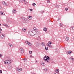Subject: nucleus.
Returning <instances> with one entry per match:
<instances>
[{
  "mask_svg": "<svg viewBox=\"0 0 74 74\" xmlns=\"http://www.w3.org/2000/svg\"><path fill=\"white\" fill-rule=\"evenodd\" d=\"M3 25H4V26H6L7 24H3Z\"/></svg>",
  "mask_w": 74,
  "mask_h": 74,
  "instance_id": "obj_44",
  "label": "nucleus"
},
{
  "mask_svg": "<svg viewBox=\"0 0 74 74\" xmlns=\"http://www.w3.org/2000/svg\"><path fill=\"white\" fill-rule=\"evenodd\" d=\"M2 55L1 54H0V57H1L2 56Z\"/></svg>",
  "mask_w": 74,
  "mask_h": 74,
  "instance_id": "obj_46",
  "label": "nucleus"
},
{
  "mask_svg": "<svg viewBox=\"0 0 74 74\" xmlns=\"http://www.w3.org/2000/svg\"><path fill=\"white\" fill-rule=\"evenodd\" d=\"M3 4L4 5H5V6H7L8 5V4L6 3L5 2H3Z\"/></svg>",
  "mask_w": 74,
  "mask_h": 74,
  "instance_id": "obj_6",
  "label": "nucleus"
},
{
  "mask_svg": "<svg viewBox=\"0 0 74 74\" xmlns=\"http://www.w3.org/2000/svg\"><path fill=\"white\" fill-rule=\"evenodd\" d=\"M28 19H30V20H31V19H32V16H29L28 17Z\"/></svg>",
  "mask_w": 74,
  "mask_h": 74,
  "instance_id": "obj_17",
  "label": "nucleus"
},
{
  "mask_svg": "<svg viewBox=\"0 0 74 74\" xmlns=\"http://www.w3.org/2000/svg\"><path fill=\"white\" fill-rule=\"evenodd\" d=\"M49 47V48H53V46L51 45H50Z\"/></svg>",
  "mask_w": 74,
  "mask_h": 74,
  "instance_id": "obj_19",
  "label": "nucleus"
},
{
  "mask_svg": "<svg viewBox=\"0 0 74 74\" xmlns=\"http://www.w3.org/2000/svg\"><path fill=\"white\" fill-rule=\"evenodd\" d=\"M36 63H37V60L36 61V62H35Z\"/></svg>",
  "mask_w": 74,
  "mask_h": 74,
  "instance_id": "obj_54",
  "label": "nucleus"
},
{
  "mask_svg": "<svg viewBox=\"0 0 74 74\" xmlns=\"http://www.w3.org/2000/svg\"><path fill=\"white\" fill-rule=\"evenodd\" d=\"M30 57H32V58H33V56H32V55H30Z\"/></svg>",
  "mask_w": 74,
  "mask_h": 74,
  "instance_id": "obj_48",
  "label": "nucleus"
},
{
  "mask_svg": "<svg viewBox=\"0 0 74 74\" xmlns=\"http://www.w3.org/2000/svg\"><path fill=\"white\" fill-rule=\"evenodd\" d=\"M0 30L1 31H2V29H1V28L0 27Z\"/></svg>",
  "mask_w": 74,
  "mask_h": 74,
  "instance_id": "obj_45",
  "label": "nucleus"
},
{
  "mask_svg": "<svg viewBox=\"0 0 74 74\" xmlns=\"http://www.w3.org/2000/svg\"><path fill=\"white\" fill-rule=\"evenodd\" d=\"M46 45H47V46H48V47H49V46L50 45H49V44H48V43Z\"/></svg>",
  "mask_w": 74,
  "mask_h": 74,
  "instance_id": "obj_37",
  "label": "nucleus"
},
{
  "mask_svg": "<svg viewBox=\"0 0 74 74\" xmlns=\"http://www.w3.org/2000/svg\"><path fill=\"white\" fill-rule=\"evenodd\" d=\"M65 40L66 41H68L69 40V38L68 37H66L65 38Z\"/></svg>",
  "mask_w": 74,
  "mask_h": 74,
  "instance_id": "obj_10",
  "label": "nucleus"
},
{
  "mask_svg": "<svg viewBox=\"0 0 74 74\" xmlns=\"http://www.w3.org/2000/svg\"><path fill=\"white\" fill-rule=\"evenodd\" d=\"M0 34H1V32H0Z\"/></svg>",
  "mask_w": 74,
  "mask_h": 74,
  "instance_id": "obj_55",
  "label": "nucleus"
},
{
  "mask_svg": "<svg viewBox=\"0 0 74 74\" xmlns=\"http://www.w3.org/2000/svg\"><path fill=\"white\" fill-rule=\"evenodd\" d=\"M5 35L1 34V38H3L4 37H5Z\"/></svg>",
  "mask_w": 74,
  "mask_h": 74,
  "instance_id": "obj_8",
  "label": "nucleus"
},
{
  "mask_svg": "<svg viewBox=\"0 0 74 74\" xmlns=\"http://www.w3.org/2000/svg\"><path fill=\"white\" fill-rule=\"evenodd\" d=\"M42 45H43V46H45V44L44 43V42H42Z\"/></svg>",
  "mask_w": 74,
  "mask_h": 74,
  "instance_id": "obj_27",
  "label": "nucleus"
},
{
  "mask_svg": "<svg viewBox=\"0 0 74 74\" xmlns=\"http://www.w3.org/2000/svg\"><path fill=\"white\" fill-rule=\"evenodd\" d=\"M45 50H46V51H47V50H48V47H46Z\"/></svg>",
  "mask_w": 74,
  "mask_h": 74,
  "instance_id": "obj_26",
  "label": "nucleus"
},
{
  "mask_svg": "<svg viewBox=\"0 0 74 74\" xmlns=\"http://www.w3.org/2000/svg\"><path fill=\"white\" fill-rule=\"evenodd\" d=\"M8 45H9V46H10V47H11V48H12V47H13V46L12 45V44H11L9 43L8 44Z\"/></svg>",
  "mask_w": 74,
  "mask_h": 74,
  "instance_id": "obj_21",
  "label": "nucleus"
},
{
  "mask_svg": "<svg viewBox=\"0 0 74 74\" xmlns=\"http://www.w3.org/2000/svg\"><path fill=\"white\" fill-rule=\"evenodd\" d=\"M1 26V24H0V26Z\"/></svg>",
  "mask_w": 74,
  "mask_h": 74,
  "instance_id": "obj_59",
  "label": "nucleus"
},
{
  "mask_svg": "<svg viewBox=\"0 0 74 74\" xmlns=\"http://www.w3.org/2000/svg\"><path fill=\"white\" fill-rule=\"evenodd\" d=\"M25 42L26 44H29V42L28 41H25Z\"/></svg>",
  "mask_w": 74,
  "mask_h": 74,
  "instance_id": "obj_28",
  "label": "nucleus"
},
{
  "mask_svg": "<svg viewBox=\"0 0 74 74\" xmlns=\"http://www.w3.org/2000/svg\"><path fill=\"white\" fill-rule=\"evenodd\" d=\"M48 70L46 68H45L44 69V71H47Z\"/></svg>",
  "mask_w": 74,
  "mask_h": 74,
  "instance_id": "obj_24",
  "label": "nucleus"
},
{
  "mask_svg": "<svg viewBox=\"0 0 74 74\" xmlns=\"http://www.w3.org/2000/svg\"><path fill=\"white\" fill-rule=\"evenodd\" d=\"M28 34L30 36H34V35H35L33 33V31H30L28 32Z\"/></svg>",
  "mask_w": 74,
  "mask_h": 74,
  "instance_id": "obj_3",
  "label": "nucleus"
},
{
  "mask_svg": "<svg viewBox=\"0 0 74 74\" xmlns=\"http://www.w3.org/2000/svg\"><path fill=\"white\" fill-rule=\"evenodd\" d=\"M37 39L38 40H41V38H40V37H38L37 38Z\"/></svg>",
  "mask_w": 74,
  "mask_h": 74,
  "instance_id": "obj_25",
  "label": "nucleus"
},
{
  "mask_svg": "<svg viewBox=\"0 0 74 74\" xmlns=\"http://www.w3.org/2000/svg\"><path fill=\"white\" fill-rule=\"evenodd\" d=\"M30 11H32V10H33V9H30Z\"/></svg>",
  "mask_w": 74,
  "mask_h": 74,
  "instance_id": "obj_49",
  "label": "nucleus"
},
{
  "mask_svg": "<svg viewBox=\"0 0 74 74\" xmlns=\"http://www.w3.org/2000/svg\"><path fill=\"white\" fill-rule=\"evenodd\" d=\"M55 71L56 73H59V70L58 69H56L55 70Z\"/></svg>",
  "mask_w": 74,
  "mask_h": 74,
  "instance_id": "obj_18",
  "label": "nucleus"
},
{
  "mask_svg": "<svg viewBox=\"0 0 74 74\" xmlns=\"http://www.w3.org/2000/svg\"><path fill=\"white\" fill-rule=\"evenodd\" d=\"M29 53L30 54H32V51H29Z\"/></svg>",
  "mask_w": 74,
  "mask_h": 74,
  "instance_id": "obj_33",
  "label": "nucleus"
},
{
  "mask_svg": "<svg viewBox=\"0 0 74 74\" xmlns=\"http://www.w3.org/2000/svg\"><path fill=\"white\" fill-rule=\"evenodd\" d=\"M56 8H59V6L58 5H56Z\"/></svg>",
  "mask_w": 74,
  "mask_h": 74,
  "instance_id": "obj_36",
  "label": "nucleus"
},
{
  "mask_svg": "<svg viewBox=\"0 0 74 74\" xmlns=\"http://www.w3.org/2000/svg\"><path fill=\"white\" fill-rule=\"evenodd\" d=\"M58 21H59V20H60V18H58Z\"/></svg>",
  "mask_w": 74,
  "mask_h": 74,
  "instance_id": "obj_52",
  "label": "nucleus"
},
{
  "mask_svg": "<svg viewBox=\"0 0 74 74\" xmlns=\"http://www.w3.org/2000/svg\"><path fill=\"white\" fill-rule=\"evenodd\" d=\"M23 59L24 60H25V59H24V58H23Z\"/></svg>",
  "mask_w": 74,
  "mask_h": 74,
  "instance_id": "obj_57",
  "label": "nucleus"
},
{
  "mask_svg": "<svg viewBox=\"0 0 74 74\" xmlns=\"http://www.w3.org/2000/svg\"><path fill=\"white\" fill-rule=\"evenodd\" d=\"M0 14L2 15H4V13H3L2 12H0Z\"/></svg>",
  "mask_w": 74,
  "mask_h": 74,
  "instance_id": "obj_15",
  "label": "nucleus"
},
{
  "mask_svg": "<svg viewBox=\"0 0 74 74\" xmlns=\"http://www.w3.org/2000/svg\"><path fill=\"white\" fill-rule=\"evenodd\" d=\"M70 29L71 30V29H73V27H70Z\"/></svg>",
  "mask_w": 74,
  "mask_h": 74,
  "instance_id": "obj_34",
  "label": "nucleus"
},
{
  "mask_svg": "<svg viewBox=\"0 0 74 74\" xmlns=\"http://www.w3.org/2000/svg\"><path fill=\"white\" fill-rule=\"evenodd\" d=\"M65 10L66 11H67V10H68V8H65Z\"/></svg>",
  "mask_w": 74,
  "mask_h": 74,
  "instance_id": "obj_38",
  "label": "nucleus"
},
{
  "mask_svg": "<svg viewBox=\"0 0 74 74\" xmlns=\"http://www.w3.org/2000/svg\"><path fill=\"white\" fill-rule=\"evenodd\" d=\"M12 12H13V13H14V14L16 13V10L14 9L13 10Z\"/></svg>",
  "mask_w": 74,
  "mask_h": 74,
  "instance_id": "obj_9",
  "label": "nucleus"
},
{
  "mask_svg": "<svg viewBox=\"0 0 74 74\" xmlns=\"http://www.w3.org/2000/svg\"><path fill=\"white\" fill-rule=\"evenodd\" d=\"M23 1H25V0H22Z\"/></svg>",
  "mask_w": 74,
  "mask_h": 74,
  "instance_id": "obj_58",
  "label": "nucleus"
},
{
  "mask_svg": "<svg viewBox=\"0 0 74 74\" xmlns=\"http://www.w3.org/2000/svg\"><path fill=\"white\" fill-rule=\"evenodd\" d=\"M24 1V4H27V2L26 1H25H25Z\"/></svg>",
  "mask_w": 74,
  "mask_h": 74,
  "instance_id": "obj_20",
  "label": "nucleus"
},
{
  "mask_svg": "<svg viewBox=\"0 0 74 74\" xmlns=\"http://www.w3.org/2000/svg\"><path fill=\"white\" fill-rule=\"evenodd\" d=\"M59 26L60 27H62V26H63V24H62V23H60L59 24Z\"/></svg>",
  "mask_w": 74,
  "mask_h": 74,
  "instance_id": "obj_23",
  "label": "nucleus"
},
{
  "mask_svg": "<svg viewBox=\"0 0 74 74\" xmlns=\"http://www.w3.org/2000/svg\"><path fill=\"white\" fill-rule=\"evenodd\" d=\"M0 73H2V70H0Z\"/></svg>",
  "mask_w": 74,
  "mask_h": 74,
  "instance_id": "obj_41",
  "label": "nucleus"
},
{
  "mask_svg": "<svg viewBox=\"0 0 74 74\" xmlns=\"http://www.w3.org/2000/svg\"><path fill=\"white\" fill-rule=\"evenodd\" d=\"M34 28V29H36V28Z\"/></svg>",
  "mask_w": 74,
  "mask_h": 74,
  "instance_id": "obj_56",
  "label": "nucleus"
},
{
  "mask_svg": "<svg viewBox=\"0 0 74 74\" xmlns=\"http://www.w3.org/2000/svg\"><path fill=\"white\" fill-rule=\"evenodd\" d=\"M22 30L24 32H25L26 30V29L25 28H23L22 29Z\"/></svg>",
  "mask_w": 74,
  "mask_h": 74,
  "instance_id": "obj_12",
  "label": "nucleus"
},
{
  "mask_svg": "<svg viewBox=\"0 0 74 74\" xmlns=\"http://www.w3.org/2000/svg\"><path fill=\"white\" fill-rule=\"evenodd\" d=\"M24 60H25V61H26L27 60V58H24Z\"/></svg>",
  "mask_w": 74,
  "mask_h": 74,
  "instance_id": "obj_39",
  "label": "nucleus"
},
{
  "mask_svg": "<svg viewBox=\"0 0 74 74\" xmlns=\"http://www.w3.org/2000/svg\"><path fill=\"white\" fill-rule=\"evenodd\" d=\"M47 28L45 27L44 28L43 30L44 31L46 32V31H47Z\"/></svg>",
  "mask_w": 74,
  "mask_h": 74,
  "instance_id": "obj_22",
  "label": "nucleus"
},
{
  "mask_svg": "<svg viewBox=\"0 0 74 74\" xmlns=\"http://www.w3.org/2000/svg\"><path fill=\"white\" fill-rule=\"evenodd\" d=\"M32 5H33V6H34L35 5H36V3H34L32 4Z\"/></svg>",
  "mask_w": 74,
  "mask_h": 74,
  "instance_id": "obj_35",
  "label": "nucleus"
},
{
  "mask_svg": "<svg viewBox=\"0 0 74 74\" xmlns=\"http://www.w3.org/2000/svg\"><path fill=\"white\" fill-rule=\"evenodd\" d=\"M16 70L18 71H22V68H16Z\"/></svg>",
  "mask_w": 74,
  "mask_h": 74,
  "instance_id": "obj_4",
  "label": "nucleus"
},
{
  "mask_svg": "<svg viewBox=\"0 0 74 74\" xmlns=\"http://www.w3.org/2000/svg\"><path fill=\"white\" fill-rule=\"evenodd\" d=\"M0 9H1V6H0Z\"/></svg>",
  "mask_w": 74,
  "mask_h": 74,
  "instance_id": "obj_53",
  "label": "nucleus"
},
{
  "mask_svg": "<svg viewBox=\"0 0 74 74\" xmlns=\"http://www.w3.org/2000/svg\"><path fill=\"white\" fill-rule=\"evenodd\" d=\"M19 2H20V3H23V2L22 1H19Z\"/></svg>",
  "mask_w": 74,
  "mask_h": 74,
  "instance_id": "obj_40",
  "label": "nucleus"
},
{
  "mask_svg": "<svg viewBox=\"0 0 74 74\" xmlns=\"http://www.w3.org/2000/svg\"><path fill=\"white\" fill-rule=\"evenodd\" d=\"M28 45H29L30 46H31V45H32V44L30 42H29L28 43Z\"/></svg>",
  "mask_w": 74,
  "mask_h": 74,
  "instance_id": "obj_29",
  "label": "nucleus"
},
{
  "mask_svg": "<svg viewBox=\"0 0 74 74\" xmlns=\"http://www.w3.org/2000/svg\"><path fill=\"white\" fill-rule=\"evenodd\" d=\"M50 59L49 57L47 56H45L43 58V60L45 62H49Z\"/></svg>",
  "mask_w": 74,
  "mask_h": 74,
  "instance_id": "obj_1",
  "label": "nucleus"
},
{
  "mask_svg": "<svg viewBox=\"0 0 74 74\" xmlns=\"http://www.w3.org/2000/svg\"><path fill=\"white\" fill-rule=\"evenodd\" d=\"M47 3H50V0H48L47 1Z\"/></svg>",
  "mask_w": 74,
  "mask_h": 74,
  "instance_id": "obj_32",
  "label": "nucleus"
},
{
  "mask_svg": "<svg viewBox=\"0 0 74 74\" xmlns=\"http://www.w3.org/2000/svg\"><path fill=\"white\" fill-rule=\"evenodd\" d=\"M6 27H8H8H9L8 26V25H6Z\"/></svg>",
  "mask_w": 74,
  "mask_h": 74,
  "instance_id": "obj_43",
  "label": "nucleus"
},
{
  "mask_svg": "<svg viewBox=\"0 0 74 74\" xmlns=\"http://www.w3.org/2000/svg\"><path fill=\"white\" fill-rule=\"evenodd\" d=\"M71 53H72V51H69L67 53H68V54L70 55V54H71Z\"/></svg>",
  "mask_w": 74,
  "mask_h": 74,
  "instance_id": "obj_11",
  "label": "nucleus"
},
{
  "mask_svg": "<svg viewBox=\"0 0 74 74\" xmlns=\"http://www.w3.org/2000/svg\"><path fill=\"white\" fill-rule=\"evenodd\" d=\"M49 44H50V45H51L52 44V42L51 41H49L48 42Z\"/></svg>",
  "mask_w": 74,
  "mask_h": 74,
  "instance_id": "obj_31",
  "label": "nucleus"
},
{
  "mask_svg": "<svg viewBox=\"0 0 74 74\" xmlns=\"http://www.w3.org/2000/svg\"><path fill=\"white\" fill-rule=\"evenodd\" d=\"M33 29L35 31V33H37V32L36 31V30H37V29H34V28H33Z\"/></svg>",
  "mask_w": 74,
  "mask_h": 74,
  "instance_id": "obj_30",
  "label": "nucleus"
},
{
  "mask_svg": "<svg viewBox=\"0 0 74 74\" xmlns=\"http://www.w3.org/2000/svg\"><path fill=\"white\" fill-rule=\"evenodd\" d=\"M12 60L11 59H10L9 60L8 59L7 60L4 62V63L7 64H9L11 63V61L12 62Z\"/></svg>",
  "mask_w": 74,
  "mask_h": 74,
  "instance_id": "obj_2",
  "label": "nucleus"
},
{
  "mask_svg": "<svg viewBox=\"0 0 74 74\" xmlns=\"http://www.w3.org/2000/svg\"><path fill=\"white\" fill-rule=\"evenodd\" d=\"M72 60H74V58H72Z\"/></svg>",
  "mask_w": 74,
  "mask_h": 74,
  "instance_id": "obj_47",
  "label": "nucleus"
},
{
  "mask_svg": "<svg viewBox=\"0 0 74 74\" xmlns=\"http://www.w3.org/2000/svg\"><path fill=\"white\" fill-rule=\"evenodd\" d=\"M50 61L51 62V63H53V61H51L50 60Z\"/></svg>",
  "mask_w": 74,
  "mask_h": 74,
  "instance_id": "obj_42",
  "label": "nucleus"
},
{
  "mask_svg": "<svg viewBox=\"0 0 74 74\" xmlns=\"http://www.w3.org/2000/svg\"><path fill=\"white\" fill-rule=\"evenodd\" d=\"M41 12V13H42L43 12H44V11H42Z\"/></svg>",
  "mask_w": 74,
  "mask_h": 74,
  "instance_id": "obj_50",
  "label": "nucleus"
},
{
  "mask_svg": "<svg viewBox=\"0 0 74 74\" xmlns=\"http://www.w3.org/2000/svg\"><path fill=\"white\" fill-rule=\"evenodd\" d=\"M73 30H74V27H73Z\"/></svg>",
  "mask_w": 74,
  "mask_h": 74,
  "instance_id": "obj_51",
  "label": "nucleus"
},
{
  "mask_svg": "<svg viewBox=\"0 0 74 74\" xmlns=\"http://www.w3.org/2000/svg\"><path fill=\"white\" fill-rule=\"evenodd\" d=\"M41 65H42L43 66H45V64H44V62H41Z\"/></svg>",
  "mask_w": 74,
  "mask_h": 74,
  "instance_id": "obj_13",
  "label": "nucleus"
},
{
  "mask_svg": "<svg viewBox=\"0 0 74 74\" xmlns=\"http://www.w3.org/2000/svg\"><path fill=\"white\" fill-rule=\"evenodd\" d=\"M21 19L22 20H24V21H25V20H27V18H24V17H22Z\"/></svg>",
  "mask_w": 74,
  "mask_h": 74,
  "instance_id": "obj_16",
  "label": "nucleus"
},
{
  "mask_svg": "<svg viewBox=\"0 0 74 74\" xmlns=\"http://www.w3.org/2000/svg\"><path fill=\"white\" fill-rule=\"evenodd\" d=\"M8 69H9V70H10L12 69V66L11 65H8Z\"/></svg>",
  "mask_w": 74,
  "mask_h": 74,
  "instance_id": "obj_7",
  "label": "nucleus"
},
{
  "mask_svg": "<svg viewBox=\"0 0 74 74\" xmlns=\"http://www.w3.org/2000/svg\"><path fill=\"white\" fill-rule=\"evenodd\" d=\"M20 50L22 53H24V49H23L21 48L20 49Z\"/></svg>",
  "mask_w": 74,
  "mask_h": 74,
  "instance_id": "obj_5",
  "label": "nucleus"
},
{
  "mask_svg": "<svg viewBox=\"0 0 74 74\" xmlns=\"http://www.w3.org/2000/svg\"><path fill=\"white\" fill-rule=\"evenodd\" d=\"M8 23H12V21H11L10 20H8Z\"/></svg>",
  "mask_w": 74,
  "mask_h": 74,
  "instance_id": "obj_14",
  "label": "nucleus"
}]
</instances>
